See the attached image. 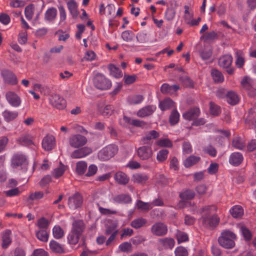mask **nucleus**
<instances>
[{
  "instance_id": "53",
  "label": "nucleus",
  "mask_w": 256,
  "mask_h": 256,
  "mask_svg": "<svg viewBox=\"0 0 256 256\" xmlns=\"http://www.w3.org/2000/svg\"><path fill=\"white\" fill-rule=\"evenodd\" d=\"M138 79V76L135 74H124V83L126 85H130L134 84Z\"/></svg>"
},
{
  "instance_id": "32",
  "label": "nucleus",
  "mask_w": 256,
  "mask_h": 256,
  "mask_svg": "<svg viewBox=\"0 0 256 256\" xmlns=\"http://www.w3.org/2000/svg\"><path fill=\"white\" fill-rule=\"evenodd\" d=\"M11 231L9 230H7L4 231L2 236V246L4 248H6L12 242V239L10 238Z\"/></svg>"
},
{
  "instance_id": "21",
  "label": "nucleus",
  "mask_w": 256,
  "mask_h": 256,
  "mask_svg": "<svg viewBox=\"0 0 256 256\" xmlns=\"http://www.w3.org/2000/svg\"><path fill=\"white\" fill-rule=\"evenodd\" d=\"M179 89L180 86L178 85L170 86L168 84H164L161 86L160 91L164 94H172Z\"/></svg>"
},
{
  "instance_id": "55",
  "label": "nucleus",
  "mask_w": 256,
  "mask_h": 256,
  "mask_svg": "<svg viewBox=\"0 0 256 256\" xmlns=\"http://www.w3.org/2000/svg\"><path fill=\"white\" fill-rule=\"evenodd\" d=\"M128 102L131 104H136L140 103L144 100L142 95H134L128 97Z\"/></svg>"
},
{
  "instance_id": "43",
  "label": "nucleus",
  "mask_w": 256,
  "mask_h": 256,
  "mask_svg": "<svg viewBox=\"0 0 256 256\" xmlns=\"http://www.w3.org/2000/svg\"><path fill=\"white\" fill-rule=\"evenodd\" d=\"M36 236L40 240L47 242L49 235L46 230H41L36 232Z\"/></svg>"
},
{
  "instance_id": "50",
  "label": "nucleus",
  "mask_w": 256,
  "mask_h": 256,
  "mask_svg": "<svg viewBox=\"0 0 256 256\" xmlns=\"http://www.w3.org/2000/svg\"><path fill=\"white\" fill-rule=\"evenodd\" d=\"M136 40L140 43H144L148 40V34L146 30L141 31L138 32L136 36Z\"/></svg>"
},
{
  "instance_id": "38",
  "label": "nucleus",
  "mask_w": 256,
  "mask_h": 256,
  "mask_svg": "<svg viewBox=\"0 0 256 256\" xmlns=\"http://www.w3.org/2000/svg\"><path fill=\"white\" fill-rule=\"evenodd\" d=\"M87 164L84 161H80L76 164V171L78 175H82L87 169Z\"/></svg>"
},
{
  "instance_id": "10",
  "label": "nucleus",
  "mask_w": 256,
  "mask_h": 256,
  "mask_svg": "<svg viewBox=\"0 0 256 256\" xmlns=\"http://www.w3.org/2000/svg\"><path fill=\"white\" fill-rule=\"evenodd\" d=\"M137 154L142 160H147L150 158L153 154L151 146H144L137 150Z\"/></svg>"
},
{
  "instance_id": "33",
  "label": "nucleus",
  "mask_w": 256,
  "mask_h": 256,
  "mask_svg": "<svg viewBox=\"0 0 256 256\" xmlns=\"http://www.w3.org/2000/svg\"><path fill=\"white\" fill-rule=\"evenodd\" d=\"M159 136L158 132L152 130L148 132L145 136L142 137V140L144 144H148L152 140L158 138Z\"/></svg>"
},
{
  "instance_id": "46",
  "label": "nucleus",
  "mask_w": 256,
  "mask_h": 256,
  "mask_svg": "<svg viewBox=\"0 0 256 256\" xmlns=\"http://www.w3.org/2000/svg\"><path fill=\"white\" fill-rule=\"evenodd\" d=\"M121 36L124 40L130 42L134 40L135 34L132 31L127 30L123 32Z\"/></svg>"
},
{
  "instance_id": "26",
  "label": "nucleus",
  "mask_w": 256,
  "mask_h": 256,
  "mask_svg": "<svg viewBox=\"0 0 256 256\" xmlns=\"http://www.w3.org/2000/svg\"><path fill=\"white\" fill-rule=\"evenodd\" d=\"M112 199L114 202L118 204H128L132 202L131 197L127 194L116 195Z\"/></svg>"
},
{
  "instance_id": "44",
  "label": "nucleus",
  "mask_w": 256,
  "mask_h": 256,
  "mask_svg": "<svg viewBox=\"0 0 256 256\" xmlns=\"http://www.w3.org/2000/svg\"><path fill=\"white\" fill-rule=\"evenodd\" d=\"M210 112L211 114L218 116L221 112L220 108L214 102H210Z\"/></svg>"
},
{
  "instance_id": "57",
  "label": "nucleus",
  "mask_w": 256,
  "mask_h": 256,
  "mask_svg": "<svg viewBox=\"0 0 256 256\" xmlns=\"http://www.w3.org/2000/svg\"><path fill=\"white\" fill-rule=\"evenodd\" d=\"M232 57L231 55L226 54L219 58V64H232Z\"/></svg>"
},
{
  "instance_id": "39",
  "label": "nucleus",
  "mask_w": 256,
  "mask_h": 256,
  "mask_svg": "<svg viewBox=\"0 0 256 256\" xmlns=\"http://www.w3.org/2000/svg\"><path fill=\"white\" fill-rule=\"evenodd\" d=\"M180 81L184 86L186 88H194V82L187 76H184L180 78Z\"/></svg>"
},
{
  "instance_id": "60",
  "label": "nucleus",
  "mask_w": 256,
  "mask_h": 256,
  "mask_svg": "<svg viewBox=\"0 0 256 256\" xmlns=\"http://www.w3.org/2000/svg\"><path fill=\"white\" fill-rule=\"evenodd\" d=\"M44 194L42 192L38 191L30 194L28 200H38L44 197Z\"/></svg>"
},
{
  "instance_id": "54",
  "label": "nucleus",
  "mask_w": 256,
  "mask_h": 256,
  "mask_svg": "<svg viewBox=\"0 0 256 256\" xmlns=\"http://www.w3.org/2000/svg\"><path fill=\"white\" fill-rule=\"evenodd\" d=\"M119 250L122 252H130L132 250V244L128 242H124L119 246Z\"/></svg>"
},
{
  "instance_id": "51",
  "label": "nucleus",
  "mask_w": 256,
  "mask_h": 256,
  "mask_svg": "<svg viewBox=\"0 0 256 256\" xmlns=\"http://www.w3.org/2000/svg\"><path fill=\"white\" fill-rule=\"evenodd\" d=\"M212 76L216 82H222L224 81V76L222 73L216 70H212Z\"/></svg>"
},
{
  "instance_id": "45",
  "label": "nucleus",
  "mask_w": 256,
  "mask_h": 256,
  "mask_svg": "<svg viewBox=\"0 0 256 256\" xmlns=\"http://www.w3.org/2000/svg\"><path fill=\"white\" fill-rule=\"evenodd\" d=\"M194 192L190 190H186L181 192L180 194V198L183 200L192 199L194 197Z\"/></svg>"
},
{
  "instance_id": "40",
  "label": "nucleus",
  "mask_w": 256,
  "mask_h": 256,
  "mask_svg": "<svg viewBox=\"0 0 256 256\" xmlns=\"http://www.w3.org/2000/svg\"><path fill=\"white\" fill-rule=\"evenodd\" d=\"M242 86L246 90H250L254 86L253 80L249 77H244L241 81Z\"/></svg>"
},
{
  "instance_id": "31",
  "label": "nucleus",
  "mask_w": 256,
  "mask_h": 256,
  "mask_svg": "<svg viewBox=\"0 0 256 256\" xmlns=\"http://www.w3.org/2000/svg\"><path fill=\"white\" fill-rule=\"evenodd\" d=\"M108 69L110 74L114 78H118L122 76V71L116 65H108Z\"/></svg>"
},
{
  "instance_id": "25",
  "label": "nucleus",
  "mask_w": 256,
  "mask_h": 256,
  "mask_svg": "<svg viewBox=\"0 0 256 256\" xmlns=\"http://www.w3.org/2000/svg\"><path fill=\"white\" fill-rule=\"evenodd\" d=\"M160 108L162 111L175 108V103L170 98H166L160 102Z\"/></svg>"
},
{
  "instance_id": "58",
  "label": "nucleus",
  "mask_w": 256,
  "mask_h": 256,
  "mask_svg": "<svg viewBox=\"0 0 256 256\" xmlns=\"http://www.w3.org/2000/svg\"><path fill=\"white\" fill-rule=\"evenodd\" d=\"M240 230L242 235L246 240H250L252 237V234L250 231L244 226H240Z\"/></svg>"
},
{
  "instance_id": "30",
  "label": "nucleus",
  "mask_w": 256,
  "mask_h": 256,
  "mask_svg": "<svg viewBox=\"0 0 256 256\" xmlns=\"http://www.w3.org/2000/svg\"><path fill=\"white\" fill-rule=\"evenodd\" d=\"M50 247L51 250L58 254H64L65 251L62 246L57 242L52 240L50 242Z\"/></svg>"
},
{
  "instance_id": "42",
  "label": "nucleus",
  "mask_w": 256,
  "mask_h": 256,
  "mask_svg": "<svg viewBox=\"0 0 256 256\" xmlns=\"http://www.w3.org/2000/svg\"><path fill=\"white\" fill-rule=\"evenodd\" d=\"M136 206L138 209L144 211H148L152 208V204L150 202H145L141 200L137 201Z\"/></svg>"
},
{
  "instance_id": "52",
  "label": "nucleus",
  "mask_w": 256,
  "mask_h": 256,
  "mask_svg": "<svg viewBox=\"0 0 256 256\" xmlns=\"http://www.w3.org/2000/svg\"><path fill=\"white\" fill-rule=\"evenodd\" d=\"M156 144L160 147L172 148V142L168 138L160 139L156 142Z\"/></svg>"
},
{
  "instance_id": "64",
  "label": "nucleus",
  "mask_w": 256,
  "mask_h": 256,
  "mask_svg": "<svg viewBox=\"0 0 256 256\" xmlns=\"http://www.w3.org/2000/svg\"><path fill=\"white\" fill-rule=\"evenodd\" d=\"M176 256H188L187 250L183 246H178L175 250Z\"/></svg>"
},
{
  "instance_id": "14",
  "label": "nucleus",
  "mask_w": 256,
  "mask_h": 256,
  "mask_svg": "<svg viewBox=\"0 0 256 256\" xmlns=\"http://www.w3.org/2000/svg\"><path fill=\"white\" fill-rule=\"evenodd\" d=\"M200 113L198 107H194L190 108L188 111L183 114V118L188 120H194L198 118Z\"/></svg>"
},
{
  "instance_id": "2",
  "label": "nucleus",
  "mask_w": 256,
  "mask_h": 256,
  "mask_svg": "<svg viewBox=\"0 0 256 256\" xmlns=\"http://www.w3.org/2000/svg\"><path fill=\"white\" fill-rule=\"evenodd\" d=\"M86 224L81 220H74L72 224L71 230L67 236V240L70 245H76L82 238V246H86V238L83 234L86 230Z\"/></svg>"
},
{
  "instance_id": "20",
  "label": "nucleus",
  "mask_w": 256,
  "mask_h": 256,
  "mask_svg": "<svg viewBox=\"0 0 256 256\" xmlns=\"http://www.w3.org/2000/svg\"><path fill=\"white\" fill-rule=\"evenodd\" d=\"M148 176L144 174L136 173L132 175V180L134 183L144 184L148 180Z\"/></svg>"
},
{
  "instance_id": "15",
  "label": "nucleus",
  "mask_w": 256,
  "mask_h": 256,
  "mask_svg": "<svg viewBox=\"0 0 256 256\" xmlns=\"http://www.w3.org/2000/svg\"><path fill=\"white\" fill-rule=\"evenodd\" d=\"M2 74L6 82L12 85H16L18 84V79L12 72L8 70H3L2 72Z\"/></svg>"
},
{
  "instance_id": "56",
  "label": "nucleus",
  "mask_w": 256,
  "mask_h": 256,
  "mask_svg": "<svg viewBox=\"0 0 256 256\" xmlns=\"http://www.w3.org/2000/svg\"><path fill=\"white\" fill-rule=\"evenodd\" d=\"M176 236L178 243L179 244L186 242L188 240V234L178 230Z\"/></svg>"
},
{
  "instance_id": "35",
  "label": "nucleus",
  "mask_w": 256,
  "mask_h": 256,
  "mask_svg": "<svg viewBox=\"0 0 256 256\" xmlns=\"http://www.w3.org/2000/svg\"><path fill=\"white\" fill-rule=\"evenodd\" d=\"M226 97L228 102L232 105L236 104L239 102V98L237 94L233 92L230 91L227 92Z\"/></svg>"
},
{
  "instance_id": "11",
  "label": "nucleus",
  "mask_w": 256,
  "mask_h": 256,
  "mask_svg": "<svg viewBox=\"0 0 256 256\" xmlns=\"http://www.w3.org/2000/svg\"><path fill=\"white\" fill-rule=\"evenodd\" d=\"M74 150L70 155L72 158H84L92 152V149L90 148L85 146L82 148H78Z\"/></svg>"
},
{
  "instance_id": "7",
  "label": "nucleus",
  "mask_w": 256,
  "mask_h": 256,
  "mask_svg": "<svg viewBox=\"0 0 256 256\" xmlns=\"http://www.w3.org/2000/svg\"><path fill=\"white\" fill-rule=\"evenodd\" d=\"M83 198L79 192H76L68 199V206L70 209H76L82 204Z\"/></svg>"
},
{
  "instance_id": "13",
  "label": "nucleus",
  "mask_w": 256,
  "mask_h": 256,
  "mask_svg": "<svg viewBox=\"0 0 256 256\" xmlns=\"http://www.w3.org/2000/svg\"><path fill=\"white\" fill-rule=\"evenodd\" d=\"M6 100L11 106L18 107L20 105V98L14 92L12 91L7 92L6 94Z\"/></svg>"
},
{
  "instance_id": "4",
  "label": "nucleus",
  "mask_w": 256,
  "mask_h": 256,
  "mask_svg": "<svg viewBox=\"0 0 256 256\" xmlns=\"http://www.w3.org/2000/svg\"><path fill=\"white\" fill-rule=\"evenodd\" d=\"M93 82L96 88L102 90H109L112 86L110 80L101 73H97L95 74Z\"/></svg>"
},
{
  "instance_id": "17",
  "label": "nucleus",
  "mask_w": 256,
  "mask_h": 256,
  "mask_svg": "<svg viewBox=\"0 0 256 256\" xmlns=\"http://www.w3.org/2000/svg\"><path fill=\"white\" fill-rule=\"evenodd\" d=\"M114 179L119 184L124 186L127 184L130 181L128 176L122 171H118L114 174Z\"/></svg>"
},
{
  "instance_id": "1",
  "label": "nucleus",
  "mask_w": 256,
  "mask_h": 256,
  "mask_svg": "<svg viewBox=\"0 0 256 256\" xmlns=\"http://www.w3.org/2000/svg\"><path fill=\"white\" fill-rule=\"evenodd\" d=\"M216 210L217 208L214 205L205 206L200 209V214L202 216L199 221L203 227L213 229L218 226L220 218L215 214Z\"/></svg>"
},
{
  "instance_id": "27",
  "label": "nucleus",
  "mask_w": 256,
  "mask_h": 256,
  "mask_svg": "<svg viewBox=\"0 0 256 256\" xmlns=\"http://www.w3.org/2000/svg\"><path fill=\"white\" fill-rule=\"evenodd\" d=\"M67 6L70 12L74 18H76L78 14V4L74 0H70L68 2Z\"/></svg>"
},
{
  "instance_id": "29",
  "label": "nucleus",
  "mask_w": 256,
  "mask_h": 256,
  "mask_svg": "<svg viewBox=\"0 0 256 256\" xmlns=\"http://www.w3.org/2000/svg\"><path fill=\"white\" fill-rule=\"evenodd\" d=\"M232 145L235 148L241 150L244 149L246 146L244 140L238 136L234 138Z\"/></svg>"
},
{
  "instance_id": "19",
  "label": "nucleus",
  "mask_w": 256,
  "mask_h": 256,
  "mask_svg": "<svg viewBox=\"0 0 256 256\" xmlns=\"http://www.w3.org/2000/svg\"><path fill=\"white\" fill-rule=\"evenodd\" d=\"M243 160L244 157L241 153L235 152L230 154L229 162L231 164L234 166H238L242 164Z\"/></svg>"
},
{
  "instance_id": "24",
  "label": "nucleus",
  "mask_w": 256,
  "mask_h": 256,
  "mask_svg": "<svg viewBox=\"0 0 256 256\" xmlns=\"http://www.w3.org/2000/svg\"><path fill=\"white\" fill-rule=\"evenodd\" d=\"M158 242L160 245L166 249H172L175 244L174 240L170 238H160L158 240Z\"/></svg>"
},
{
  "instance_id": "61",
  "label": "nucleus",
  "mask_w": 256,
  "mask_h": 256,
  "mask_svg": "<svg viewBox=\"0 0 256 256\" xmlns=\"http://www.w3.org/2000/svg\"><path fill=\"white\" fill-rule=\"evenodd\" d=\"M33 9L34 6L32 4H30L26 7L24 10V14L26 18L30 20L32 18L33 16Z\"/></svg>"
},
{
  "instance_id": "36",
  "label": "nucleus",
  "mask_w": 256,
  "mask_h": 256,
  "mask_svg": "<svg viewBox=\"0 0 256 256\" xmlns=\"http://www.w3.org/2000/svg\"><path fill=\"white\" fill-rule=\"evenodd\" d=\"M147 223V220L142 218H136L130 222V226L136 228L138 229L144 226Z\"/></svg>"
},
{
  "instance_id": "63",
  "label": "nucleus",
  "mask_w": 256,
  "mask_h": 256,
  "mask_svg": "<svg viewBox=\"0 0 256 256\" xmlns=\"http://www.w3.org/2000/svg\"><path fill=\"white\" fill-rule=\"evenodd\" d=\"M236 54V60L235 64H244L245 62L244 52L241 50H238Z\"/></svg>"
},
{
  "instance_id": "48",
  "label": "nucleus",
  "mask_w": 256,
  "mask_h": 256,
  "mask_svg": "<svg viewBox=\"0 0 256 256\" xmlns=\"http://www.w3.org/2000/svg\"><path fill=\"white\" fill-rule=\"evenodd\" d=\"M66 170V166L60 163L59 167L54 170L52 175L55 178H58L63 175Z\"/></svg>"
},
{
  "instance_id": "41",
  "label": "nucleus",
  "mask_w": 256,
  "mask_h": 256,
  "mask_svg": "<svg viewBox=\"0 0 256 256\" xmlns=\"http://www.w3.org/2000/svg\"><path fill=\"white\" fill-rule=\"evenodd\" d=\"M180 120V114L178 112L176 109H174L172 110L169 122L171 125H174L176 124Z\"/></svg>"
},
{
  "instance_id": "37",
  "label": "nucleus",
  "mask_w": 256,
  "mask_h": 256,
  "mask_svg": "<svg viewBox=\"0 0 256 256\" xmlns=\"http://www.w3.org/2000/svg\"><path fill=\"white\" fill-rule=\"evenodd\" d=\"M18 114L17 112H12L8 110H6L2 112V116L7 122L14 120L18 117Z\"/></svg>"
},
{
  "instance_id": "23",
  "label": "nucleus",
  "mask_w": 256,
  "mask_h": 256,
  "mask_svg": "<svg viewBox=\"0 0 256 256\" xmlns=\"http://www.w3.org/2000/svg\"><path fill=\"white\" fill-rule=\"evenodd\" d=\"M26 158L24 155L16 154L12 159V165L16 168L26 163Z\"/></svg>"
},
{
  "instance_id": "59",
  "label": "nucleus",
  "mask_w": 256,
  "mask_h": 256,
  "mask_svg": "<svg viewBox=\"0 0 256 256\" xmlns=\"http://www.w3.org/2000/svg\"><path fill=\"white\" fill-rule=\"evenodd\" d=\"M50 224V222L44 218H40L37 222V226L40 228L46 230Z\"/></svg>"
},
{
  "instance_id": "3",
  "label": "nucleus",
  "mask_w": 256,
  "mask_h": 256,
  "mask_svg": "<svg viewBox=\"0 0 256 256\" xmlns=\"http://www.w3.org/2000/svg\"><path fill=\"white\" fill-rule=\"evenodd\" d=\"M236 238V235L234 233L226 230L221 233L218 238V242L220 246L226 248H232L235 246L234 240Z\"/></svg>"
},
{
  "instance_id": "16",
  "label": "nucleus",
  "mask_w": 256,
  "mask_h": 256,
  "mask_svg": "<svg viewBox=\"0 0 256 256\" xmlns=\"http://www.w3.org/2000/svg\"><path fill=\"white\" fill-rule=\"evenodd\" d=\"M33 140L34 138L32 136L29 134H25L18 138L16 140V142L20 145L29 146L34 145Z\"/></svg>"
},
{
  "instance_id": "9",
  "label": "nucleus",
  "mask_w": 256,
  "mask_h": 256,
  "mask_svg": "<svg viewBox=\"0 0 256 256\" xmlns=\"http://www.w3.org/2000/svg\"><path fill=\"white\" fill-rule=\"evenodd\" d=\"M56 142L54 136L52 134H47L42 141V147L46 151L52 150L56 146Z\"/></svg>"
},
{
  "instance_id": "28",
  "label": "nucleus",
  "mask_w": 256,
  "mask_h": 256,
  "mask_svg": "<svg viewBox=\"0 0 256 256\" xmlns=\"http://www.w3.org/2000/svg\"><path fill=\"white\" fill-rule=\"evenodd\" d=\"M232 217L236 218H240L244 215V210L242 206L236 205L234 206L230 210Z\"/></svg>"
},
{
  "instance_id": "12",
  "label": "nucleus",
  "mask_w": 256,
  "mask_h": 256,
  "mask_svg": "<svg viewBox=\"0 0 256 256\" xmlns=\"http://www.w3.org/2000/svg\"><path fill=\"white\" fill-rule=\"evenodd\" d=\"M50 104L58 109L62 110L66 106V102L58 94H54L50 98Z\"/></svg>"
},
{
  "instance_id": "18",
  "label": "nucleus",
  "mask_w": 256,
  "mask_h": 256,
  "mask_svg": "<svg viewBox=\"0 0 256 256\" xmlns=\"http://www.w3.org/2000/svg\"><path fill=\"white\" fill-rule=\"evenodd\" d=\"M156 110V107L153 105L147 106L140 109L136 114L140 118L148 116L152 114Z\"/></svg>"
},
{
  "instance_id": "62",
  "label": "nucleus",
  "mask_w": 256,
  "mask_h": 256,
  "mask_svg": "<svg viewBox=\"0 0 256 256\" xmlns=\"http://www.w3.org/2000/svg\"><path fill=\"white\" fill-rule=\"evenodd\" d=\"M117 228V224L115 223H112L106 227L105 234L107 236L113 234L115 232H118Z\"/></svg>"
},
{
  "instance_id": "34",
  "label": "nucleus",
  "mask_w": 256,
  "mask_h": 256,
  "mask_svg": "<svg viewBox=\"0 0 256 256\" xmlns=\"http://www.w3.org/2000/svg\"><path fill=\"white\" fill-rule=\"evenodd\" d=\"M57 16V10L54 8H48L45 12L44 18L46 20L52 22L54 20Z\"/></svg>"
},
{
  "instance_id": "49",
  "label": "nucleus",
  "mask_w": 256,
  "mask_h": 256,
  "mask_svg": "<svg viewBox=\"0 0 256 256\" xmlns=\"http://www.w3.org/2000/svg\"><path fill=\"white\" fill-rule=\"evenodd\" d=\"M168 150L166 149L161 150L157 154V160L160 162H164L168 158Z\"/></svg>"
},
{
  "instance_id": "22",
  "label": "nucleus",
  "mask_w": 256,
  "mask_h": 256,
  "mask_svg": "<svg viewBox=\"0 0 256 256\" xmlns=\"http://www.w3.org/2000/svg\"><path fill=\"white\" fill-rule=\"evenodd\" d=\"M200 160L201 158L200 156L191 155L184 160V164L186 168H188L197 164Z\"/></svg>"
},
{
  "instance_id": "8",
  "label": "nucleus",
  "mask_w": 256,
  "mask_h": 256,
  "mask_svg": "<svg viewBox=\"0 0 256 256\" xmlns=\"http://www.w3.org/2000/svg\"><path fill=\"white\" fill-rule=\"evenodd\" d=\"M150 230L154 235L161 236L166 234L168 228L164 223L156 222L152 226Z\"/></svg>"
},
{
  "instance_id": "5",
  "label": "nucleus",
  "mask_w": 256,
  "mask_h": 256,
  "mask_svg": "<svg viewBox=\"0 0 256 256\" xmlns=\"http://www.w3.org/2000/svg\"><path fill=\"white\" fill-rule=\"evenodd\" d=\"M118 148L115 144H109L101 150L98 153V157L103 160H107L114 156L118 152Z\"/></svg>"
},
{
  "instance_id": "6",
  "label": "nucleus",
  "mask_w": 256,
  "mask_h": 256,
  "mask_svg": "<svg viewBox=\"0 0 256 256\" xmlns=\"http://www.w3.org/2000/svg\"><path fill=\"white\" fill-rule=\"evenodd\" d=\"M68 144L73 148H80L88 142L86 138L80 134H72L68 138Z\"/></svg>"
},
{
  "instance_id": "47",
  "label": "nucleus",
  "mask_w": 256,
  "mask_h": 256,
  "mask_svg": "<svg viewBox=\"0 0 256 256\" xmlns=\"http://www.w3.org/2000/svg\"><path fill=\"white\" fill-rule=\"evenodd\" d=\"M52 234L56 239L62 238L64 234V230L58 226H56L52 229Z\"/></svg>"
}]
</instances>
